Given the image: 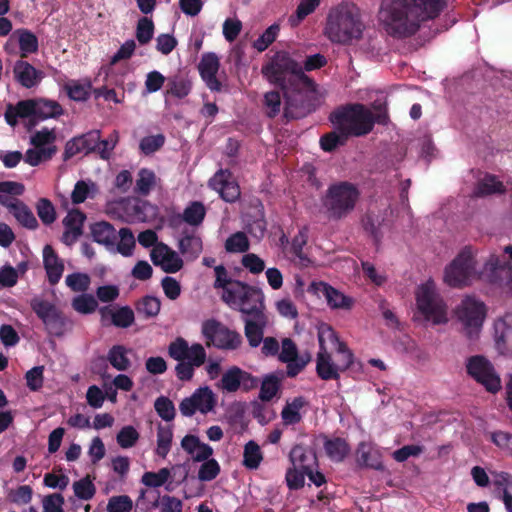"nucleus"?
<instances>
[{
	"mask_svg": "<svg viewBox=\"0 0 512 512\" xmlns=\"http://www.w3.org/2000/svg\"><path fill=\"white\" fill-rule=\"evenodd\" d=\"M445 6L446 0H382L378 21L388 35L405 38L423 21L438 16Z\"/></svg>",
	"mask_w": 512,
	"mask_h": 512,
	"instance_id": "1",
	"label": "nucleus"
},
{
	"mask_svg": "<svg viewBox=\"0 0 512 512\" xmlns=\"http://www.w3.org/2000/svg\"><path fill=\"white\" fill-rule=\"evenodd\" d=\"M266 79L279 86L286 99V115L288 109L303 102V91L312 85L311 80L304 74L303 67L290 57L287 52H277L271 61L262 68Z\"/></svg>",
	"mask_w": 512,
	"mask_h": 512,
	"instance_id": "2",
	"label": "nucleus"
},
{
	"mask_svg": "<svg viewBox=\"0 0 512 512\" xmlns=\"http://www.w3.org/2000/svg\"><path fill=\"white\" fill-rule=\"evenodd\" d=\"M364 30L359 8L342 3L329 10L323 32L332 43L349 45L360 40Z\"/></svg>",
	"mask_w": 512,
	"mask_h": 512,
	"instance_id": "3",
	"label": "nucleus"
},
{
	"mask_svg": "<svg viewBox=\"0 0 512 512\" xmlns=\"http://www.w3.org/2000/svg\"><path fill=\"white\" fill-rule=\"evenodd\" d=\"M64 110L59 102L46 98H30L18 101L15 105L8 104L4 118L8 125L15 127L18 119H27L28 127H35L40 121L58 118Z\"/></svg>",
	"mask_w": 512,
	"mask_h": 512,
	"instance_id": "4",
	"label": "nucleus"
},
{
	"mask_svg": "<svg viewBox=\"0 0 512 512\" xmlns=\"http://www.w3.org/2000/svg\"><path fill=\"white\" fill-rule=\"evenodd\" d=\"M264 298L261 290L254 289L236 308L242 313L245 337L252 348L261 344L262 335L269 325Z\"/></svg>",
	"mask_w": 512,
	"mask_h": 512,
	"instance_id": "5",
	"label": "nucleus"
},
{
	"mask_svg": "<svg viewBox=\"0 0 512 512\" xmlns=\"http://www.w3.org/2000/svg\"><path fill=\"white\" fill-rule=\"evenodd\" d=\"M478 251L471 246L463 247L443 271V282L452 288H463L482 277L478 272Z\"/></svg>",
	"mask_w": 512,
	"mask_h": 512,
	"instance_id": "6",
	"label": "nucleus"
},
{
	"mask_svg": "<svg viewBox=\"0 0 512 512\" xmlns=\"http://www.w3.org/2000/svg\"><path fill=\"white\" fill-rule=\"evenodd\" d=\"M416 305L424 319L433 325L448 322L447 306L438 294L433 280L428 279L417 287Z\"/></svg>",
	"mask_w": 512,
	"mask_h": 512,
	"instance_id": "7",
	"label": "nucleus"
},
{
	"mask_svg": "<svg viewBox=\"0 0 512 512\" xmlns=\"http://www.w3.org/2000/svg\"><path fill=\"white\" fill-rule=\"evenodd\" d=\"M332 121L347 136L365 135L372 130L374 125L372 113L360 104L349 106L338 112Z\"/></svg>",
	"mask_w": 512,
	"mask_h": 512,
	"instance_id": "8",
	"label": "nucleus"
},
{
	"mask_svg": "<svg viewBox=\"0 0 512 512\" xmlns=\"http://www.w3.org/2000/svg\"><path fill=\"white\" fill-rule=\"evenodd\" d=\"M483 278L491 284L512 292V246L504 247L501 255L491 254L484 264Z\"/></svg>",
	"mask_w": 512,
	"mask_h": 512,
	"instance_id": "9",
	"label": "nucleus"
},
{
	"mask_svg": "<svg viewBox=\"0 0 512 512\" xmlns=\"http://www.w3.org/2000/svg\"><path fill=\"white\" fill-rule=\"evenodd\" d=\"M360 193L356 186L342 182L329 188L325 206L334 218H342L348 215L359 199Z\"/></svg>",
	"mask_w": 512,
	"mask_h": 512,
	"instance_id": "10",
	"label": "nucleus"
},
{
	"mask_svg": "<svg viewBox=\"0 0 512 512\" xmlns=\"http://www.w3.org/2000/svg\"><path fill=\"white\" fill-rule=\"evenodd\" d=\"M455 315L467 337H476L483 325L486 309L483 302L466 296L456 307Z\"/></svg>",
	"mask_w": 512,
	"mask_h": 512,
	"instance_id": "11",
	"label": "nucleus"
},
{
	"mask_svg": "<svg viewBox=\"0 0 512 512\" xmlns=\"http://www.w3.org/2000/svg\"><path fill=\"white\" fill-rule=\"evenodd\" d=\"M354 362V355L348 346H341L340 353H336V358L332 357V352L317 353L316 372L323 380H337L340 373L349 369Z\"/></svg>",
	"mask_w": 512,
	"mask_h": 512,
	"instance_id": "12",
	"label": "nucleus"
},
{
	"mask_svg": "<svg viewBox=\"0 0 512 512\" xmlns=\"http://www.w3.org/2000/svg\"><path fill=\"white\" fill-rule=\"evenodd\" d=\"M30 306L50 335L59 337L64 334L66 319L54 304L35 297L30 301Z\"/></svg>",
	"mask_w": 512,
	"mask_h": 512,
	"instance_id": "13",
	"label": "nucleus"
},
{
	"mask_svg": "<svg viewBox=\"0 0 512 512\" xmlns=\"http://www.w3.org/2000/svg\"><path fill=\"white\" fill-rule=\"evenodd\" d=\"M467 372L488 392L496 393L501 389V379L493 365L483 356H473L467 361Z\"/></svg>",
	"mask_w": 512,
	"mask_h": 512,
	"instance_id": "14",
	"label": "nucleus"
},
{
	"mask_svg": "<svg viewBox=\"0 0 512 512\" xmlns=\"http://www.w3.org/2000/svg\"><path fill=\"white\" fill-rule=\"evenodd\" d=\"M215 403L212 390L208 387H200L190 397L180 402L179 410L186 417L194 415L196 411L206 414L214 408Z\"/></svg>",
	"mask_w": 512,
	"mask_h": 512,
	"instance_id": "15",
	"label": "nucleus"
},
{
	"mask_svg": "<svg viewBox=\"0 0 512 512\" xmlns=\"http://www.w3.org/2000/svg\"><path fill=\"white\" fill-rule=\"evenodd\" d=\"M309 291L319 298H324L331 309L350 310L354 305L353 298L325 282H312Z\"/></svg>",
	"mask_w": 512,
	"mask_h": 512,
	"instance_id": "16",
	"label": "nucleus"
},
{
	"mask_svg": "<svg viewBox=\"0 0 512 512\" xmlns=\"http://www.w3.org/2000/svg\"><path fill=\"white\" fill-rule=\"evenodd\" d=\"M279 360L287 364V375L294 377L306 367L311 360V356L309 353L299 355L295 343L286 338L282 341Z\"/></svg>",
	"mask_w": 512,
	"mask_h": 512,
	"instance_id": "17",
	"label": "nucleus"
},
{
	"mask_svg": "<svg viewBox=\"0 0 512 512\" xmlns=\"http://www.w3.org/2000/svg\"><path fill=\"white\" fill-rule=\"evenodd\" d=\"M168 355L176 361L187 360L190 358H193L196 364H204L206 361V352L204 347L199 343H194L189 346L188 342L182 337H177L169 344Z\"/></svg>",
	"mask_w": 512,
	"mask_h": 512,
	"instance_id": "18",
	"label": "nucleus"
},
{
	"mask_svg": "<svg viewBox=\"0 0 512 512\" xmlns=\"http://www.w3.org/2000/svg\"><path fill=\"white\" fill-rule=\"evenodd\" d=\"M100 131L91 130L87 133L75 136L67 141L63 153V160L67 161L77 154H89L96 151L99 145Z\"/></svg>",
	"mask_w": 512,
	"mask_h": 512,
	"instance_id": "19",
	"label": "nucleus"
},
{
	"mask_svg": "<svg viewBox=\"0 0 512 512\" xmlns=\"http://www.w3.org/2000/svg\"><path fill=\"white\" fill-rule=\"evenodd\" d=\"M257 385L256 377L237 366L226 370V392H248Z\"/></svg>",
	"mask_w": 512,
	"mask_h": 512,
	"instance_id": "20",
	"label": "nucleus"
},
{
	"mask_svg": "<svg viewBox=\"0 0 512 512\" xmlns=\"http://www.w3.org/2000/svg\"><path fill=\"white\" fill-rule=\"evenodd\" d=\"M494 342L500 354L512 356V314H507L495 322Z\"/></svg>",
	"mask_w": 512,
	"mask_h": 512,
	"instance_id": "21",
	"label": "nucleus"
},
{
	"mask_svg": "<svg viewBox=\"0 0 512 512\" xmlns=\"http://www.w3.org/2000/svg\"><path fill=\"white\" fill-rule=\"evenodd\" d=\"M14 80L26 89H31L40 84L44 78V72L36 69L32 64L23 59H19L13 66Z\"/></svg>",
	"mask_w": 512,
	"mask_h": 512,
	"instance_id": "22",
	"label": "nucleus"
},
{
	"mask_svg": "<svg viewBox=\"0 0 512 512\" xmlns=\"http://www.w3.org/2000/svg\"><path fill=\"white\" fill-rule=\"evenodd\" d=\"M219 66V59L214 53L203 54L198 64L200 76L211 90L221 89V82L216 77Z\"/></svg>",
	"mask_w": 512,
	"mask_h": 512,
	"instance_id": "23",
	"label": "nucleus"
},
{
	"mask_svg": "<svg viewBox=\"0 0 512 512\" xmlns=\"http://www.w3.org/2000/svg\"><path fill=\"white\" fill-rule=\"evenodd\" d=\"M43 265L50 285H56L63 274L64 264L58 257L51 245H46L43 249Z\"/></svg>",
	"mask_w": 512,
	"mask_h": 512,
	"instance_id": "24",
	"label": "nucleus"
},
{
	"mask_svg": "<svg viewBox=\"0 0 512 512\" xmlns=\"http://www.w3.org/2000/svg\"><path fill=\"white\" fill-rule=\"evenodd\" d=\"M290 463L305 472H311V469H317L318 461L313 449L302 445L294 446L289 454Z\"/></svg>",
	"mask_w": 512,
	"mask_h": 512,
	"instance_id": "25",
	"label": "nucleus"
},
{
	"mask_svg": "<svg viewBox=\"0 0 512 512\" xmlns=\"http://www.w3.org/2000/svg\"><path fill=\"white\" fill-rule=\"evenodd\" d=\"M317 336L319 342L318 353H329L335 350L336 353H340L341 346H347L342 342L336 331L328 324L322 323L317 328Z\"/></svg>",
	"mask_w": 512,
	"mask_h": 512,
	"instance_id": "26",
	"label": "nucleus"
},
{
	"mask_svg": "<svg viewBox=\"0 0 512 512\" xmlns=\"http://www.w3.org/2000/svg\"><path fill=\"white\" fill-rule=\"evenodd\" d=\"M102 319L110 316L111 323L117 328H128L135 321L134 311L130 306H121L117 310H112L109 306L99 309Z\"/></svg>",
	"mask_w": 512,
	"mask_h": 512,
	"instance_id": "27",
	"label": "nucleus"
},
{
	"mask_svg": "<svg viewBox=\"0 0 512 512\" xmlns=\"http://www.w3.org/2000/svg\"><path fill=\"white\" fill-rule=\"evenodd\" d=\"M178 249L184 256L195 259L202 251V240L194 230L184 229L178 240Z\"/></svg>",
	"mask_w": 512,
	"mask_h": 512,
	"instance_id": "28",
	"label": "nucleus"
},
{
	"mask_svg": "<svg viewBox=\"0 0 512 512\" xmlns=\"http://www.w3.org/2000/svg\"><path fill=\"white\" fill-rule=\"evenodd\" d=\"M12 38L17 39L21 59L27 58L39 49L37 36L26 28L16 29L12 34Z\"/></svg>",
	"mask_w": 512,
	"mask_h": 512,
	"instance_id": "29",
	"label": "nucleus"
},
{
	"mask_svg": "<svg viewBox=\"0 0 512 512\" xmlns=\"http://www.w3.org/2000/svg\"><path fill=\"white\" fill-rule=\"evenodd\" d=\"M202 334L208 347L215 346L224 349V327L215 319H208L202 323Z\"/></svg>",
	"mask_w": 512,
	"mask_h": 512,
	"instance_id": "30",
	"label": "nucleus"
},
{
	"mask_svg": "<svg viewBox=\"0 0 512 512\" xmlns=\"http://www.w3.org/2000/svg\"><path fill=\"white\" fill-rule=\"evenodd\" d=\"M93 240L106 247H114L117 240V232L112 224L106 221L96 222L91 226Z\"/></svg>",
	"mask_w": 512,
	"mask_h": 512,
	"instance_id": "31",
	"label": "nucleus"
},
{
	"mask_svg": "<svg viewBox=\"0 0 512 512\" xmlns=\"http://www.w3.org/2000/svg\"><path fill=\"white\" fill-rule=\"evenodd\" d=\"M254 289L255 288L239 281L226 280V304L236 309Z\"/></svg>",
	"mask_w": 512,
	"mask_h": 512,
	"instance_id": "32",
	"label": "nucleus"
},
{
	"mask_svg": "<svg viewBox=\"0 0 512 512\" xmlns=\"http://www.w3.org/2000/svg\"><path fill=\"white\" fill-rule=\"evenodd\" d=\"M306 401L303 397H295L291 401H287L282 409L281 417L285 425H294L302 419V409L305 407Z\"/></svg>",
	"mask_w": 512,
	"mask_h": 512,
	"instance_id": "33",
	"label": "nucleus"
},
{
	"mask_svg": "<svg viewBox=\"0 0 512 512\" xmlns=\"http://www.w3.org/2000/svg\"><path fill=\"white\" fill-rule=\"evenodd\" d=\"M358 461L366 466L376 470L383 469L380 453L372 445L362 442L357 449Z\"/></svg>",
	"mask_w": 512,
	"mask_h": 512,
	"instance_id": "34",
	"label": "nucleus"
},
{
	"mask_svg": "<svg viewBox=\"0 0 512 512\" xmlns=\"http://www.w3.org/2000/svg\"><path fill=\"white\" fill-rule=\"evenodd\" d=\"M206 216V208L200 201H192L183 210L181 219L190 226L197 227L202 224Z\"/></svg>",
	"mask_w": 512,
	"mask_h": 512,
	"instance_id": "35",
	"label": "nucleus"
},
{
	"mask_svg": "<svg viewBox=\"0 0 512 512\" xmlns=\"http://www.w3.org/2000/svg\"><path fill=\"white\" fill-rule=\"evenodd\" d=\"M129 350L123 345L112 346L107 354V360L118 371H127L131 366V361L128 358Z\"/></svg>",
	"mask_w": 512,
	"mask_h": 512,
	"instance_id": "36",
	"label": "nucleus"
},
{
	"mask_svg": "<svg viewBox=\"0 0 512 512\" xmlns=\"http://www.w3.org/2000/svg\"><path fill=\"white\" fill-rule=\"evenodd\" d=\"M92 85L90 81L82 83L78 80H70L64 85L68 97L77 102H83L89 99Z\"/></svg>",
	"mask_w": 512,
	"mask_h": 512,
	"instance_id": "37",
	"label": "nucleus"
},
{
	"mask_svg": "<svg viewBox=\"0 0 512 512\" xmlns=\"http://www.w3.org/2000/svg\"><path fill=\"white\" fill-rule=\"evenodd\" d=\"M324 449L333 461H342L349 453V446L342 438H325Z\"/></svg>",
	"mask_w": 512,
	"mask_h": 512,
	"instance_id": "38",
	"label": "nucleus"
},
{
	"mask_svg": "<svg viewBox=\"0 0 512 512\" xmlns=\"http://www.w3.org/2000/svg\"><path fill=\"white\" fill-rule=\"evenodd\" d=\"M282 375L268 374L263 377L259 398L263 401H270L279 391Z\"/></svg>",
	"mask_w": 512,
	"mask_h": 512,
	"instance_id": "39",
	"label": "nucleus"
},
{
	"mask_svg": "<svg viewBox=\"0 0 512 512\" xmlns=\"http://www.w3.org/2000/svg\"><path fill=\"white\" fill-rule=\"evenodd\" d=\"M136 311L146 319L156 317L161 309V301L155 296L146 295L135 304Z\"/></svg>",
	"mask_w": 512,
	"mask_h": 512,
	"instance_id": "40",
	"label": "nucleus"
},
{
	"mask_svg": "<svg viewBox=\"0 0 512 512\" xmlns=\"http://www.w3.org/2000/svg\"><path fill=\"white\" fill-rule=\"evenodd\" d=\"M173 439L172 427L161 424L157 427V448L156 454L162 458H165L170 451Z\"/></svg>",
	"mask_w": 512,
	"mask_h": 512,
	"instance_id": "41",
	"label": "nucleus"
},
{
	"mask_svg": "<svg viewBox=\"0 0 512 512\" xmlns=\"http://www.w3.org/2000/svg\"><path fill=\"white\" fill-rule=\"evenodd\" d=\"M503 184L495 176L486 175L477 184L475 194L487 196L503 192Z\"/></svg>",
	"mask_w": 512,
	"mask_h": 512,
	"instance_id": "42",
	"label": "nucleus"
},
{
	"mask_svg": "<svg viewBox=\"0 0 512 512\" xmlns=\"http://www.w3.org/2000/svg\"><path fill=\"white\" fill-rule=\"evenodd\" d=\"M250 242L244 232L238 231L226 238V251L231 253H245L249 250Z\"/></svg>",
	"mask_w": 512,
	"mask_h": 512,
	"instance_id": "43",
	"label": "nucleus"
},
{
	"mask_svg": "<svg viewBox=\"0 0 512 512\" xmlns=\"http://www.w3.org/2000/svg\"><path fill=\"white\" fill-rule=\"evenodd\" d=\"M12 214L23 227L31 230L38 227L37 219L25 203H18Z\"/></svg>",
	"mask_w": 512,
	"mask_h": 512,
	"instance_id": "44",
	"label": "nucleus"
},
{
	"mask_svg": "<svg viewBox=\"0 0 512 512\" xmlns=\"http://www.w3.org/2000/svg\"><path fill=\"white\" fill-rule=\"evenodd\" d=\"M118 237L120 240L116 246L117 252L125 257L131 256L135 247V238L131 229L127 227L121 228L118 232Z\"/></svg>",
	"mask_w": 512,
	"mask_h": 512,
	"instance_id": "45",
	"label": "nucleus"
},
{
	"mask_svg": "<svg viewBox=\"0 0 512 512\" xmlns=\"http://www.w3.org/2000/svg\"><path fill=\"white\" fill-rule=\"evenodd\" d=\"M494 482L503 489V501L508 512H512V475L501 472L495 475Z\"/></svg>",
	"mask_w": 512,
	"mask_h": 512,
	"instance_id": "46",
	"label": "nucleus"
},
{
	"mask_svg": "<svg viewBox=\"0 0 512 512\" xmlns=\"http://www.w3.org/2000/svg\"><path fill=\"white\" fill-rule=\"evenodd\" d=\"M86 219V216L80 210H72L67 216L63 219V224L65 229L71 230L74 232V238L79 237L83 233V223Z\"/></svg>",
	"mask_w": 512,
	"mask_h": 512,
	"instance_id": "47",
	"label": "nucleus"
},
{
	"mask_svg": "<svg viewBox=\"0 0 512 512\" xmlns=\"http://www.w3.org/2000/svg\"><path fill=\"white\" fill-rule=\"evenodd\" d=\"M320 2L321 0H301L296 9L295 15H292L289 18L290 24L292 26H297L303 19L315 11Z\"/></svg>",
	"mask_w": 512,
	"mask_h": 512,
	"instance_id": "48",
	"label": "nucleus"
},
{
	"mask_svg": "<svg viewBox=\"0 0 512 512\" xmlns=\"http://www.w3.org/2000/svg\"><path fill=\"white\" fill-rule=\"evenodd\" d=\"M279 31L280 26L272 24L253 42V47L258 52L265 51L276 40Z\"/></svg>",
	"mask_w": 512,
	"mask_h": 512,
	"instance_id": "49",
	"label": "nucleus"
},
{
	"mask_svg": "<svg viewBox=\"0 0 512 512\" xmlns=\"http://www.w3.org/2000/svg\"><path fill=\"white\" fill-rule=\"evenodd\" d=\"M139 437V432L133 426L127 425L117 433L116 441L121 448L128 449L136 445Z\"/></svg>",
	"mask_w": 512,
	"mask_h": 512,
	"instance_id": "50",
	"label": "nucleus"
},
{
	"mask_svg": "<svg viewBox=\"0 0 512 512\" xmlns=\"http://www.w3.org/2000/svg\"><path fill=\"white\" fill-rule=\"evenodd\" d=\"M154 35V23L148 17H142L138 20L136 26V38L141 45L148 44Z\"/></svg>",
	"mask_w": 512,
	"mask_h": 512,
	"instance_id": "51",
	"label": "nucleus"
},
{
	"mask_svg": "<svg viewBox=\"0 0 512 512\" xmlns=\"http://www.w3.org/2000/svg\"><path fill=\"white\" fill-rule=\"evenodd\" d=\"M262 459L260 447L253 441L248 442L244 449L243 464L249 469H256Z\"/></svg>",
	"mask_w": 512,
	"mask_h": 512,
	"instance_id": "52",
	"label": "nucleus"
},
{
	"mask_svg": "<svg viewBox=\"0 0 512 512\" xmlns=\"http://www.w3.org/2000/svg\"><path fill=\"white\" fill-rule=\"evenodd\" d=\"M154 408L158 416L166 422L172 421L175 418V407L172 400L168 397H158L154 402Z\"/></svg>",
	"mask_w": 512,
	"mask_h": 512,
	"instance_id": "53",
	"label": "nucleus"
},
{
	"mask_svg": "<svg viewBox=\"0 0 512 512\" xmlns=\"http://www.w3.org/2000/svg\"><path fill=\"white\" fill-rule=\"evenodd\" d=\"M167 87V93L179 99L186 97L191 91L190 81L181 77L169 79Z\"/></svg>",
	"mask_w": 512,
	"mask_h": 512,
	"instance_id": "54",
	"label": "nucleus"
},
{
	"mask_svg": "<svg viewBox=\"0 0 512 512\" xmlns=\"http://www.w3.org/2000/svg\"><path fill=\"white\" fill-rule=\"evenodd\" d=\"M491 442L505 455L512 456V434L506 431L490 433Z\"/></svg>",
	"mask_w": 512,
	"mask_h": 512,
	"instance_id": "55",
	"label": "nucleus"
},
{
	"mask_svg": "<svg viewBox=\"0 0 512 512\" xmlns=\"http://www.w3.org/2000/svg\"><path fill=\"white\" fill-rule=\"evenodd\" d=\"M72 307L82 314H91L98 307L96 299L90 294H81L72 300Z\"/></svg>",
	"mask_w": 512,
	"mask_h": 512,
	"instance_id": "56",
	"label": "nucleus"
},
{
	"mask_svg": "<svg viewBox=\"0 0 512 512\" xmlns=\"http://www.w3.org/2000/svg\"><path fill=\"white\" fill-rule=\"evenodd\" d=\"M73 490L76 497L81 500H90L96 493V488L89 477H84L73 483Z\"/></svg>",
	"mask_w": 512,
	"mask_h": 512,
	"instance_id": "57",
	"label": "nucleus"
},
{
	"mask_svg": "<svg viewBox=\"0 0 512 512\" xmlns=\"http://www.w3.org/2000/svg\"><path fill=\"white\" fill-rule=\"evenodd\" d=\"M66 285L74 292H85L88 290L91 279L88 274L75 272L67 275Z\"/></svg>",
	"mask_w": 512,
	"mask_h": 512,
	"instance_id": "58",
	"label": "nucleus"
},
{
	"mask_svg": "<svg viewBox=\"0 0 512 512\" xmlns=\"http://www.w3.org/2000/svg\"><path fill=\"white\" fill-rule=\"evenodd\" d=\"M164 143L165 136L163 134L151 135L141 139L139 148L143 154L150 155L161 149Z\"/></svg>",
	"mask_w": 512,
	"mask_h": 512,
	"instance_id": "59",
	"label": "nucleus"
},
{
	"mask_svg": "<svg viewBox=\"0 0 512 512\" xmlns=\"http://www.w3.org/2000/svg\"><path fill=\"white\" fill-rule=\"evenodd\" d=\"M170 477L168 468H162L158 472H145L142 476V483L147 487H160L164 485Z\"/></svg>",
	"mask_w": 512,
	"mask_h": 512,
	"instance_id": "60",
	"label": "nucleus"
},
{
	"mask_svg": "<svg viewBox=\"0 0 512 512\" xmlns=\"http://www.w3.org/2000/svg\"><path fill=\"white\" fill-rule=\"evenodd\" d=\"M306 472L291 464L287 469L285 480L289 489L297 490L304 486Z\"/></svg>",
	"mask_w": 512,
	"mask_h": 512,
	"instance_id": "61",
	"label": "nucleus"
},
{
	"mask_svg": "<svg viewBox=\"0 0 512 512\" xmlns=\"http://www.w3.org/2000/svg\"><path fill=\"white\" fill-rule=\"evenodd\" d=\"M155 183V174L148 169H141L136 180V191L141 195H148Z\"/></svg>",
	"mask_w": 512,
	"mask_h": 512,
	"instance_id": "62",
	"label": "nucleus"
},
{
	"mask_svg": "<svg viewBox=\"0 0 512 512\" xmlns=\"http://www.w3.org/2000/svg\"><path fill=\"white\" fill-rule=\"evenodd\" d=\"M37 214L41 221L46 224H52L56 219L55 208L51 201L46 198L39 199L37 203Z\"/></svg>",
	"mask_w": 512,
	"mask_h": 512,
	"instance_id": "63",
	"label": "nucleus"
},
{
	"mask_svg": "<svg viewBox=\"0 0 512 512\" xmlns=\"http://www.w3.org/2000/svg\"><path fill=\"white\" fill-rule=\"evenodd\" d=\"M132 508L133 502L128 495L113 496L107 504V512H130Z\"/></svg>",
	"mask_w": 512,
	"mask_h": 512,
	"instance_id": "64",
	"label": "nucleus"
}]
</instances>
